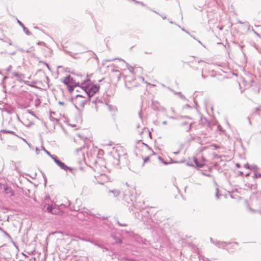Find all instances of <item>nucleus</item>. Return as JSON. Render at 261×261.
<instances>
[{
  "label": "nucleus",
  "instance_id": "f257e3e1",
  "mask_svg": "<svg viewBox=\"0 0 261 261\" xmlns=\"http://www.w3.org/2000/svg\"><path fill=\"white\" fill-rule=\"evenodd\" d=\"M81 88L85 91L84 94L90 100V97L98 91L99 87L93 84L90 80H87L82 83Z\"/></svg>",
  "mask_w": 261,
  "mask_h": 261
},
{
  "label": "nucleus",
  "instance_id": "f03ea898",
  "mask_svg": "<svg viewBox=\"0 0 261 261\" xmlns=\"http://www.w3.org/2000/svg\"><path fill=\"white\" fill-rule=\"evenodd\" d=\"M42 210L54 215H62L63 212L58 207L54 206L49 198H46L42 205Z\"/></svg>",
  "mask_w": 261,
  "mask_h": 261
},
{
  "label": "nucleus",
  "instance_id": "7ed1b4c3",
  "mask_svg": "<svg viewBox=\"0 0 261 261\" xmlns=\"http://www.w3.org/2000/svg\"><path fill=\"white\" fill-rule=\"evenodd\" d=\"M72 102L77 109H82L90 100L85 94H77L72 97Z\"/></svg>",
  "mask_w": 261,
  "mask_h": 261
},
{
  "label": "nucleus",
  "instance_id": "20e7f679",
  "mask_svg": "<svg viewBox=\"0 0 261 261\" xmlns=\"http://www.w3.org/2000/svg\"><path fill=\"white\" fill-rule=\"evenodd\" d=\"M62 81L65 85L67 86L69 93H71L74 90V88L75 87V81L73 80L70 75H68L64 77Z\"/></svg>",
  "mask_w": 261,
  "mask_h": 261
},
{
  "label": "nucleus",
  "instance_id": "39448f33",
  "mask_svg": "<svg viewBox=\"0 0 261 261\" xmlns=\"http://www.w3.org/2000/svg\"><path fill=\"white\" fill-rule=\"evenodd\" d=\"M161 158L154 154H151V155L144 158V163H148L149 165H156L158 163H160Z\"/></svg>",
  "mask_w": 261,
  "mask_h": 261
},
{
  "label": "nucleus",
  "instance_id": "423d86ee",
  "mask_svg": "<svg viewBox=\"0 0 261 261\" xmlns=\"http://www.w3.org/2000/svg\"><path fill=\"white\" fill-rule=\"evenodd\" d=\"M4 190L6 194H8L9 196L12 197L14 196V192L12 189L8 187L7 185H4Z\"/></svg>",
  "mask_w": 261,
  "mask_h": 261
},
{
  "label": "nucleus",
  "instance_id": "0eeeda50",
  "mask_svg": "<svg viewBox=\"0 0 261 261\" xmlns=\"http://www.w3.org/2000/svg\"><path fill=\"white\" fill-rule=\"evenodd\" d=\"M55 162L57 163V164L62 169L67 170H69L70 171H72V168L70 167H67L64 163L62 162L61 161L55 160Z\"/></svg>",
  "mask_w": 261,
  "mask_h": 261
},
{
  "label": "nucleus",
  "instance_id": "6e6552de",
  "mask_svg": "<svg viewBox=\"0 0 261 261\" xmlns=\"http://www.w3.org/2000/svg\"><path fill=\"white\" fill-rule=\"evenodd\" d=\"M30 115H31V116L32 117H36V116H35V114H33V113L30 111H28V114L25 115V117L27 118H29L30 117Z\"/></svg>",
  "mask_w": 261,
  "mask_h": 261
},
{
  "label": "nucleus",
  "instance_id": "1a4fd4ad",
  "mask_svg": "<svg viewBox=\"0 0 261 261\" xmlns=\"http://www.w3.org/2000/svg\"><path fill=\"white\" fill-rule=\"evenodd\" d=\"M195 163L196 164L197 166H198L199 167H202L204 165L203 163H198L197 160H195Z\"/></svg>",
  "mask_w": 261,
  "mask_h": 261
},
{
  "label": "nucleus",
  "instance_id": "9d476101",
  "mask_svg": "<svg viewBox=\"0 0 261 261\" xmlns=\"http://www.w3.org/2000/svg\"><path fill=\"white\" fill-rule=\"evenodd\" d=\"M110 192L115 194L116 196L119 195V192L116 190L111 191H110Z\"/></svg>",
  "mask_w": 261,
  "mask_h": 261
},
{
  "label": "nucleus",
  "instance_id": "9b49d317",
  "mask_svg": "<svg viewBox=\"0 0 261 261\" xmlns=\"http://www.w3.org/2000/svg\"><path fill=\"white\" fill-rule=\"evenodd\" d=\"M255 176L256 178L261 177V173H256L255 174Z\"/></svg>",
  "mask_w": 261,
  "mask_h": 261
},
{
  "label": "nucleus",
  "instance_id": "f8f14e48",
  "mask_svg": "<svg viewBox=\"0 0 261 261\" xmlns=\"http://www.w3.org/2000/svg\"><path fill=\"white\" fill-rule=\"evenodd\" d=\"M4 185H5L0 182V188L4 189Z\"/></svg>",
  "mask_w": 261,
  "mask_h": 261
},
{
  "label": "nucleus",
  "instance_id": "ddd939ff",
  "mask_svg": "<svg viewBox=\"0 0 261 261\" xmlns=\"http://www.w3.org/2000/svg\"><path fill=\"white\" fill-rule=\"evenodd\" d=\"M245 167L246 168V169H248L249 168V166L248 165H245Z\"/></svg>",
  "mask_w": 261,
  "mask_h": 261
},
{
  "label": "nucleus",
  "instance_id": "4468645a",
  "mask_svg": "<svg viewBox=\"0 0 261 261\" xmlns=\"http://www.w3.org/2000/svg\"><path fill=\"white\" fill-rule=\"evenodd\" d=\"M249 172H246V173H245V176H247L248 175H249Z\"/></svg>",
  "mask_w": 261,
  "mask_h": 261
},
{
  "label": "nucleus",
  "instance_id": "2eb2a0df",
  "mask_svg": "<svg viewBox=\"0 0 261 261\" xmlns=\"http://www.w3.org/2000/svg\"><path fill=\"white\" fill-rule=\"evenodd\" d=\"M222 245H226L227 243L226 242H221V243Z\"/></svg>",
  "mask_w": 261,
  "mask_h": 261
},
{
  "label": "nucleus",
  "instance_id": "dca6fc26",
  "mask_svg": "<svg viewBox=\"0 0 261 261\" xmlns=\"http://www.w3.org/2000/svg\"><path fill=\"white\" fill-rule=\"evenodd\" d=\"M239 172H240V174L241 175H244V173L243 172H242V171H240Z\"/></svg>",
  "mask_w": 261,
  "mask_h": 261
},
{
  "label": "nucleus",
  "instance_id": "f3484780",
  "mask_svg": "<svg viewBox=\"0 0 261 261\" xmlns=\"http://www.w3.org/2000/svg\"><path fill=\"white\" fill-rule=\"evenodd\" d=\"M59 104L61 105H64V103L63 102H59Z\"/></svg>",
  "mask_w": 261,
  "mask_h": 261
},
{
  "label": "nucleus",
  "instance_id": "a211bd4d",
  "mask_svg": "<svg viewBox=\"0 0 261 261\" xmlns=\"http://www.w3.org/2000/svg\"><path fill=\"white\" fill-rule=\"evenodd\" d=\"M236 166L238 167H240V165L239 164H237Z\"/></svg>",
  "mask_w": 261,
  "mask_h": 261
},
{
  "label": "nucleus",
  "instance_id": "6ab92c4d",
  "mask_svg": "<svg viewBox=\"0 0 261 261\" xmlns=\"http://www.w3.org/2000/svg\"><path fill=\"white\" fill-rule=\"evenodd\" d=\"M213 146H214L215 148H217L216 145H213Z\"/></svg>",
  "mask_w": 261,
  "mask_h": 261
},
{
  "label": "nucleus",
  "instance_id": "aec40b11",
  "mask_svg": "<svg viewBox=\"0 0 261 261\" xmlns=\"http://www.w3.org/2000/svg\"><path fill=\"white\" fill-rule=\"evenodd\" d=\"M18 23H20V24H22L21 22L20 21H18Z\"/></svg>",
  "mask_w": 261,
  "mask_h": 261
}]
</instances>
